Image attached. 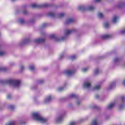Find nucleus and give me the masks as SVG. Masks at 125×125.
Returning <instances> with one entry per match:
<instances>
[{
	"mask_svg": "<svg viewBox=\"0 0 125 125\" xmlns=\"http://www.w3.org/2000/svg\"><path fill=\"white\" fill-rule=\"evenodd\" d=\"M29 69L30 70H31V71H34V70H35V66L34 65H31L29 67Z\"/></svg>",
	"mask_w": 125,
	"mask_h": 125,
	"instance_id": "393cba45",
	"label": "nucleus"
},
{
	"mask_svg": "<svg viewBox=\"0 0 125 125\" xmlns=\"http://www.w3.org/2000/svg\"><path fill=\"white\" fill-rule=\"evenodd\" d=\"M63 89H64V88L61 87L59 88L58 90H59V91H62V90H63Z\"/></svg>",
	"mask_w": 125,
	"mask_h": 125,
	"instance_id": "4c0bfd02",
	"label": "nucleus"
},
{
	"mask_svg": "<svg viewBox=\"0 0 125 125\" xmlns=\"http://www.w3.org/2000/svg\"><path fill=\"white\" fill-rule=\"evenodd\" d=\"M74 31H75V30H68V29L66 30L65 33V36H68V35H70V34H72V33H73Z\"/></svg>",
	"mask_w": 125,
	"mask_h": 125,
	"instance_id": "6e6552de",
	"label": "nucleus"
},
{
	"mask_svg": "<svg viewBox=\"0 0 125 125\" xmlns=\"http://www.w3.org/2000/svg\"><path fill=\"white\" fill-rule=\"evenodd\" d=\"M115 104H115V103L110 104L107 106V108L108 109H112V108H113V107H114V106H115Z\"/></svg>",
	"mask_w": 125,
	"mask_h": 125,
	"instance_id": "f8f14e48",
	"label": "nucleus"
},
{
	"mask_svg": "<svg viewBox=\"0 0 125 125\" xmlns=\"http://www.w3.org/2000/svg\"><path fill=\"white\" fill-rule=\"evenodd\" d=\"M104 26L105 28H108L109 27V23L105 22L104 24Z\"/></svg>",
	"mask_w": 125,
	"mask_h": 125,
	"instance_id": "cd10ccee",
	"label": "nucleus"
},
{
	"mask_svg": "<svg viewBox=\"0 0 125 125\" xmlns=\"http://www.w3.org/2000/svg\"><path fill=\"white\" fill-rule=\"evenodd\" d=\"M76 58H77V56H76V55H73L70 57V59L71 60H75Z\"/></svg>",
	"mask_w": 125,
	"mask_h": 125,
	"instance_id": "a878e982",
	"label": "nucleus"
},
{
	"mask_svg": "<svg viewBox=\"0 0 125 125\" xmlns=\"http://www.w3.org/2000/svg\"><path fill=\"white\" fill-rule=\"evenodd\" d=\"M65 73L66 75H67V76H71V75L75 74V73H76V71L68 70L65 71Z\"/></svg>",
	"mask_w": 125,
	"mask_h": 125,
	"instance_id": "423d86ee",
	"label": "nucleus"
},
{
	"mask_svg": "<svg viewBox=\"0 0 125 125\" xmlns=\"http://www.w3.org/2000/svg\"><path fill=\"white\" fill-rule=\"evenodd\" d=\"M101 0H95V2H100Z\"/></svg>",
	"mask_w": 125,
	"mask_h": 125,
	"instance_id": "a18cd8bd",
	"label": "nucleus"
},
{
	"mask_svg": "<svg viewBox=\"0 0 125 125\" xmlns=\"http://www.w3.org/2000/svg\"><path fill=\"white\" fill-rule=\"evenodd\" d=\"M64 16H65V14L64 13H61L60 14H59V18H62V17H64Z\"/></svg>",
	"mask_w": 125,
	"mask_h": 125,
	"instance_id": "412c9836",
	"label": "nucleus"
},
{
	"mask_svg": "<svg viewBox=\"0 0 125 125\" xmlns=\"http://www.w3.org/2000/svg\"><path fill=\"white\" fill-rule=\"evenodd\" d=\"M31 7L32 8H42V7H49L50 5L47 3H44L41 5H38L37 4H32L31 5Z\"/></svg>",
	"mask_w": 125,
	"mask_h": 125,
	"instance_id": "7ed1b4c3",
	"label": "nucleus"
},
{
	"mask_svg": "<svg viewBox=\"0 0 125 125\" xmlns=\"http://www.w3.org/2000/svg\"><path fill=\"white\" fill-rule=\"evenodd\" d=\"M47 16L50 17H54V14L52 12H50L47 14Z\"/></svg>",
	"mask_w": 125,
	"mask_h": 125,
	"instance_id": "a211bd4d",
	"label": "nucleus"
},
{
	"mask_svg": "<svg viewBox=\"0 0 125 125\" xmlns=\"http://www.w3.org/2000/svg\"><path fill=\"white\" fill-rule=\"evenodd\" d=\"M24 66H21V71H23V70H24Z\"/></svg>",
	"mask_w": 125,
	"mask_h": 125,
	"instance_id": "79ce46f5",
	"label": "nucleus"
},
{
	"mask_svg": "<svg viewBox=\"0 0 125 125\" xmlns=\"http://www.w3.org/2000/svg\"><path fill=\"white\" fill-rule=\"evenodd\" d=\"M95 108H97V106L95 107Z\"/></svg>",
	"mask_w": 125,
	"mask_h": 125,
	"instance_id": "5fc2aeb1",
	"label": "nucleus"
},
{
	"mask_svg": "<svg viewBox=\"0 0 125 125\" xmlns=\"http://www.w3.org/2000/svg\"><path fill=\"white\" fill-rule=\"evenodd\" d=\"M87 70H88V68H83L82 69V71L83 72H86V71H87Z\"/></svg>",
	"mask_w": 125,
	"mask_h": 125,
	"instance_id": "473e14b6",
	"label": "nucleus"
},
{
	"mask_svg": "<svg viewBox=\"0 0 125 125\" xmlns=\"http://www.w3.org/2000/svg\"><path fill=\"white\" fill-rule=\"evenodd\" d=\"M16 123L15 121H12L9 122L8 124H6V125H15Z\"/></svg>",
	"mask_w": 125,
	"mask_h": 125,
	"instance_id": "aec40b11",
	"label": "nucleus"
},
{
	"mask_svg": "<svg viewBox=\"0 0 125 125\" xmlns=\"http://www.w3.org/2000/svg\"><path fill=\"white\" fill-rule=\"evenodd\" d=\"M123 84L125 85V80H123Z\"/></svg>",
	"mask_w": 125,
	"mask_h": 125,
	"instance_id": "8fccbe9b",
	"label": "nucleus"
},
{
	"mask_svg": "<svg viewBox=\"0 0 125 125\" xmlns=\"http://www.w3.org/2000/svg\"><path fill=\"white\" fill-rule=\"evenodd\" d=\"M15 108V106L13 105H10L9 106V109H11V110H13Z\"/></svg>",
	"mask_w": 125,
	"mask_h": 125,
	"instance_id": "bb28decb",
	"label": "nucleus"
},
{
	"mask_svg": "<svg viewBox=\"0 0 125 125\" xmlns=\"http://www.w3.org/2000/svg\"><path fill=\"white\" fill-rule=\"evenodd\" d=\"M76 122L72 121V122H70V125H76Z\"/></svg>",
	"mask_w": 125,
	"mask_h": 125,
	"instance_id": "72a5a7b5",
	"label": "nucleus"
},
{
	"mask_svg": "<svg viewBox=\"0 0 125 125\" xmlns=\"http://www.w3.org/2000/svg\"><path fill=\"white\" fill-rule=\"evenodd\" d=\"M16 0H12V1H15Z\"/></svg>",
	"mask_w": 125,
	"mask_h": 125,
	"instance_id": "864d4df0",
	"label": "nucleus"
},
{
	"mask_svg": "<svg viewBox=\"0 0 125 125\" xmlns=\"http://www.w3.org/2000/svg\"><path fill=\"white\" fill-rule=\"evenodd\" d=\"M95 9V8L92 6H90L88 7V9L87 10H88L89 11H93Z\"/></svg>",
	"mask_w": 125,
	"mask_h": 125,
	"instance_id": "ddd939ff",
	"label": "nucleus"
},
{
	"mask_svg": "<svg viewBox=\"0 0 125 125\" xmlns=\"http://www.w3.org/2000/svg\"><path fill=\"white\" fill-rule=\"evenodd\" d=\"M36 43H42L45 42V39H37L34 41Z\"/></svg>",
	"mask_w": 125,
	"mask_h": 125,
	"instance_id": "39448f33",
	"label": "nucleus"
},
{
	"mask_svg": "<svg viewBox=\"0 0 125 125\" xmlns=\"http://www.w3.org/2000/svg\"><path fill=\"white\" fill-rule=\"evenodd\" d=\"M79 10H81V11H85L86 9H85V7L84 6H80L79 7Z\"/></svg>",
	"mask_w": 125,
	"mask_h": 125,
	"instance_id": "9d476101",
	"label": "nucleus"
},
{
	"mask_svg": "<svg viewBox=\"0 0 125 125\" xmlns=\"http://www.w3.org/2000/svg\"><path fill=\"white\" fill-rule=\"evenodd\" d=\"M100 85H97L95 87H94L93 89L95 90V89H100Z\"/></svg>",
	"mask_w": 125,
	"mask_h": 125,
	"instance_id": "4be33fe9",
	"label": "nucleus"
},
{
	"mask_svg": "<svg viewBox=\"0 0 125 125\" xmlns=\"http://www.w3.org/2000/svg\"><path fill=\"white\" fill-rule=\"evenodd\" d=\"M113 86H116V83H112L111 84H110L109 86V88H112Z\"/></svg>",
	"mask_w": 125,
	"mask_h": 125,
	"instance_id": "5701e85b",
	"label": "nucleus"
},
{
	"mask_svg": "<svg viewBox=\"0 0 125 125\" xmlns=\"http://www.w3.org/2000/svg\"><path fill=\"white\" fill-rule=\"evenodd\" d=\"M69 97H70V98L74 97L75 98H78V96H77L75 94H71V95H70Z\"/></svg>",
	"mask_w": 125,
	"mask_h": 125,
	"instance_id": "b1692460",
	"label": "nucleus"
},
{
	"mask_svg": "<svg viewBox=\"0 0 125 125\" xmlns=\"http://www.w3.org/2000/svg\"><path fill=\"white\" fill-rule=\"evenodd\" d=\"M117 20H118V18L117 17V16H115L113 17V19L112 20L113 23H116L117 22Z\"/></svg>",
	"mask_w": 125,
	"mask_h": 125,
	"instance_id": "dca6fc26",
	"label": "nucleus"
},
{
	"mask_svg": "<svg viewBox=\"0 0 125 125\" xmlns=\"http://www.w3.org/2000/svg\"><path fill=\"white\" fill-rule=\"evenodd\" d=\"M46 26H47V24L44 23H43L42 27V28H44V27H46Z\"/></svg>",
	"mask_w": 125,
	"mask_h": 125,
	"instance_id": "e433bc0d",
	"label": "nucleus"
},
{
	"mask_svg": "<svg viewBox=\"0 0 125 125\" xmlns=\"http://www.w3.org/2000/svg\"><path fill=\"white\" fill-rule=\"evenodd\" d=\"M121 34H125V30L121 32Z\"/></svg>",
	"mask_w": 125,
	"mask_h": 125,
	"instance_id": "09e8293b",
	"label": "nucleus"
},
{
	"mask_svg": "<svg viewBox=\"0 0 125 125\" xmlns=\"http://www.w3.org/2000/svg\"><path fill=\"white\" fill-rule=\"evenodd\" d=\"M112 37V35L110 34L104 35L102 36V39H110Z\"/></svg>",
	"mask_w": 125,
	"mask_h": 125,
	"instance_id": "1a4fd4ad",
	"label": "nucleus"
},
{
	"mask_svg": "<svg viewBox=\"0 0 125 125\" xmlns=\"http://www.w3.org/2000/svg\"><path fill=\"white\" fill-rule=\"evenodd\" d=\"M92 124L93 125H98L99 124H98V122H97V120H94L92 122Z\"/></svg>",
	"mask_w": 125,
	"mask_h": 125,
	"instance_id": "6ab92c4d",
	"label": "nucleus"
},
{
	"mask_svg": "<svg viewBox=\"0 0 125 125\" xmlns=\"http://www.w3.org/2000/svg\"><path fill=\"white\" fill-rule=\"evenodd\" d=\"M29 42H30V39H26L24 40V43Z\"/></svg>",
	"mask_w": 125,
	"mask_h": 125,
	"instance_id": "2f4dec72",
	"label": "nucleus"
},
{
	"mask_svg": "<svg viewBox=\"0 0 125 125\" xmlns=\"http://www.w3.org/2000/svg\"><path fill=\"white\" fill-rule=\"evenodd\" d=\"M62 120H63V116H60L57 119V123H60V122L62 121Z\"/></svg>",
	"mask_w": 125,
	"mask_h": 125,
	"instance_id": "4468645a",
	"label": "nucleus"
},
{
	"mask_svg": "<svg viewBox=\"0 0 125 125\" xmlns=\"http://www.w3.org/2000/svg\"><path fill=\"white\" fill-rule=\"evenodd\" d=\"M7 68L5 67H0V72H6Z\"/></svg>",
	"mask_w": 125,
	"mask_h": 125,
	"instance_id": "2eb2a0df",
	"label": "nucleus"
},
{
	"mask_svg": "<svg viewBox=\"0 0 125 125\" xmlns=\"http://www.w3.org/2000/svg\"><path fill=\"white\" fill-rule=\"evenodd\" d=\"M44 81H43V80H40L38 81L39 83H44Z\"/></svg>",
	"mask_w": 125,
	"mask_h": 125,
	"instance_id": "c9c22d12",
	"label": "nucleus"
},
{
	"mask_svg": "<svg viewBox=\"0 0 125 125\" xmlns=\"http://www.w3.org/2000/svg\"><path fill=\"white\" fill-rule=\"evenodd\" d=\"M6 53L5 52H0V56H3V55H5Z\"/></svg>",
	"mask_w": 125,
	"mask_h": 125,
	"instance_id": "c756f323",
	"label": "nucleus"
},
{
	"mask_svg": "<svg viewBox=\"0 0 125 125\" xmlns=\"http://www.w3.org/2000/svg\"><path fill=\"white\" fill-rule=\"evenodd\" d=\"M50 39H54L56 42H60V41H64L65 40V37H62L61 39L57 38L56 35L52 34L50 36Z\"/></svg>",
	"mask_w": 125,
	"mask_h": 125,
	"instance_id": "20e7f679",
	"label": "nucleus"
},
{
	"mask_svg": "<svg viewBox=\"0 0 125 125\" xmlns=\"http://www.w3.org/2000/svg\"><path fill=\"white\" fill-rule=\"evenodd\" d=\"M98 73H99V69H97L95 70V74H98Z\"/></svg>",
	"mask_w": 125,
	"mask_h": 125,
	"instance_id": "f704fd0d",
	"label": "nucleus"
},
{
	"mask_svg": "<svg viewBox=\"0 0 125 125\" xmlns=\"http://www.w3.org/2000/svg\"><path fill=\"white\" fill-rule=\"evenodd\" d=\"M23 14L25 15V14H27V11L24 10L22 12Z\"/></svg>",
	"mask_w": 125,
	"mask_h": 125,
	"instance_id": "37998d69",
	"label": "nucleus"
},
{
	"mask_svg": "<svg viewBox=\"0 0 125 125\" xmlns=\"http://www.w3.org/2000/svg\"><path fill=\"white\" fill-rule=\"evenodd\" d=\"M119 60V58H116L115 59H114V61L115 62H117V61Z\"/></svg>",
	"mask_w": 125,
	"mask_h": 125,
	"instance_id": "c03bdc74",
	"label": "nucleus"
},
{
	"mask_svg": "<svg viewBox=\"0 0 125 125\" xmlns=\"http://www.w3.org/2000/svg\"><path fill=\"white\" fill-rule=\"evenodd\" d=\"M24 123H21V125H24Z\"/></svg>",
	"mask_w": 125,
	"mask_h": 125,
	"instance_id": "603ef678",
	"label": "nucleus"
},
{
	"mask_svg": "<svg viewBox=\"0 0 125 125\" xmlns=\"http://www.w3.org/2000/svg\"><path fill=\"white\" fill-rule=\"evenodd\" d=\"M83 86L86 88H89V87L91 86V84H90V83H84L83 84Z\"/></svg>",
	"mask_w": 125,
	"mask_h": 125,
	"instance_id": "9b49d317",
	"label": "nucleus"
},
{
	"mask_svg": "<svg viewBox=\"0 0 125 125\" xmlns=\"http://www.w3.org/2000/svg\"><path fill=\"white\" fill-rule=\"evenodd\" d=\"M75 20L73 19L70 18L66 20V24H71V23H74Z\"/></svg>",
	"mask_w": 125,
	"mask_h": 125,
	"instance_id": "0eeeda50",
	"label": "nucleus"
},
{
	"mask_svg": "<svg viewBox=\"0 0 125 125\" xmlns=\"http://www.w3.org/2000/svg\"><path fill=\"white\" fill-rule=\"evenodd\" d=\"M99 17H100V18H103L104 16H103V14L100 13H99Z\"/></svg>",
	"mask_w": 125,
	"mask_h": 125,
	"instance_id": "7c9ffc66",
	"label": "nucleus"
},
{
	"mask_svg": "<svg viewBox=\"0 0 125 125\" xmlns=\"http://www.w3.org/2000/svg\"><path fill=\"white\" fill-rule=\"evenodd\" d=\"M123 108H125V104L120 105V109H123Z\"/></svg>",
	"mask_w": 125,
	"mask_h": 125,
	"instance_id": "58836bf2",
	"label": "nucleus"
},
{
	"mask_svg": "<svg viewBox=\"0 0 125 125\" xmlns=\"http://www.w3.org/2000/svg\"><path fill=\"white\" fill-rule=\"evenodd\" d=\"M50 100H51V96H49L46 98V99L45 100V102H48L50 101Z\"/></svg>",
	"mask_w": 125,
	"mask_h": 125,
	"instance_id": "f3484780",
	"label": "nucleus"
},
{
	"mask_svg": "<svg viewBox=\"0 0 125 125\" xmlns=\"http://www.w3.org/2000/svg\"><path fill=\"white\" fill-rule=\"evenodd\" d=\"M32 116L36 121H38L40 123H44L47 122V119L42 118L39 113H33Z\"/></svg>",
	"mask_w": 125,
	"mask_h": 125,
	"instance_id": "f03ea898",
	"label": "nucleus"
},
{
	"mask_svg": "<svg viewBox=\"0 0 125 125\" xmlns=\"http://www.w3.org/2000/svg\"><path fill=\"white\" fill-rule=\"evenodd\" d=\"M80 104H81V102H80V101L77 102V105H80Z\"/></svg>",
	"mask_w": 125,
	"mask_h": 125,
	"instance_id": "49530a36",
	"label": "nucleus"
},
{
	"mask_svg": "<svg viewBox=\"0 0 125 125\" xmlns=\"http://www.w3.org/2000/svg\"><path fill=\"white\" fill-rule=\"evenodd\" d=\"M96 98H99V95H96Z\"/></svg>",
	"mask_w": 125,
	"mask_h": 125,
	"instance_id": "3c124183",
	"label": "nucleus"
},
{
	"mask_svg": "<svg viewBox=\"0 0 125 125\" xmlns=\"http://www.w3.org/2000/svg\"><path fill=\"white\" fill-rule=\"evenodd\" d=\"M7 98V99H10V98H11V95H8Z\"/></svg>",
	"mask_w": 125,
	"mask_h": 125,
	"instance_id": "a19ab883",
	"label": "nucleus"
},
{
	"mask_svg": "<svg viewBox=\"0 0 125 125\" xmlns=\"http://www.w3.org/2000/svg\"><path fill=\"white\" fill-rule=\"evenodd\" d=\"M2 83H8V84L13 85L16 87L19 86L21 84V81L20 80H8L6 81H1Z\"/></svg>",
	"mask_w": 125,
	"mask_h": 125,
	"instance_id": "f257e3e1",
	"label": "nucleus"
},
{
	"mask_svg": "<svg viewBox=\"0 0 125 125\" xmlns=\"http://www.w3.org/2000/svg\"><path fill=\"white\" fill-rule=\"evenodd\" d=\"M125 4V3H123L122 4H121V5L118 6L119 7H121V6H124V5Z\"/></svg>",
	"mask_w": 125,
	"mask_h": 125,
	"instance_id": "de8ad7c7",
	"label": "nucleus"
},
{
	"mask_svg": "<svg viewBox=\"0 0 125 125\" xmlns=\"http://www.w3.org/2000/svg\"><path fill=\"white\" fill-rule=\"evenodd\" d=\"M121 100H122V101H124L125 100V96H122V97H121Z\"/></svg>",
	"mask_w": 125,
	"mask_h": 125,
	"instance_id": "ea45409f",
	"label": "nucleus"
},
{
	"mask_svg": "<svg viewBox=\"0 0 125 125\" xmlns=\"http://www.w3.org/2000/svg\"><path fill=\"white\" fill-rule=\"evenodd\" d=\"M20 22L21 24H24V23H25V20H24L23 19H20Z\"/></svg>",
	"mask_w": 125,
	"mask_h": 125,
	"instance_id": "c85d7f7f",
	"label": "nucleus"
}]
</instances>
